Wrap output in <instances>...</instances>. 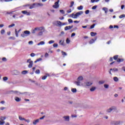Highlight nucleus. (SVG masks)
I'll use <instances>...</instances> for the list:
<instances>
[{
	"label": "nucleus",
	"mask_w": 125,
	"mask_h": 125,
	"mask_svg": "<svg viewBox=\"0 0 125 125\" xmlns=\"http://www.w3.org/2000/svg\"><path fill=\"white\" fill-rule=\"evenodd\" d=\"M5 124V122L2 121L1 120L0 121V125H4Z\"/></svg>",
	"instance_id": "nucleus-40"
},
{
	"label": "nucleus",
	"mask_w": 125,
	"mask_h": 125,
	"mask_svg": "<svg viewBox=\"0 0 125 125\" xmlns=\"http://www.w3.org/2000/svg\"><path fill=\"white\" fill-rule=\"evenodd\" d=\"M64 122H70V116H64L62 117Z\"/></svg>",
	"instance_id": "nucleus-8"
},
{
	"label": "nucleus",
	"mask_w": 125,
	"mask_h": 125,
	"mask_svg": "<svg viewBox=\"0 0 125 125\" xmlns=\"http://www.w3.org/2000/svg\"><path fill=\"white\" fill-rule=\"evenodd\" d=\"M40 123V119H37L36 120H34L33 122V125H36L37 124H39Z\"/></svg>",
	"instance_id": "nucleus-15"
},
{
	"label": "nucleus",
	"mask_w": 125,
	"mask_h": 125,
	"mask_svg": "<svg viewBox=\"0 0 125 125\" xmlns=\"http://www.w3.org/2000/svg\"><path fill=\"white\" fill-rule=\"evenodd\" d=\"M103 10H104V11H106V10H108V9L106 7L103 8Z\"/></svg>",
	"instance_id": "nucleus-62"
},
{
	"label": "nucleus",
	"mask_w": 125,
	"mask_h": 125,
	"mask_svg": "<svg viewBox=\"0 0 125 125\" xmlns=\"http://www.w3.org/2000/svg\"><path fill=\"white\" fill-rule=\"evenodd\" d=\"M123 122L121 121H115V120H112L110 122V125H121Z\"/></svg>",
	"instance_id": "nucleus-4"
},
{
	"label": "nucleus",
	"mask_w": 125,
	"mask_h": 125,
	"mask_svg": "<svg viewBox=\"0 0 125 125\" xmlns=\"http://www.w3.org/2000/svg\"><path fill=\"white\" fill-rule=\"evenodd\" d=\"M112 111H117L116 106H113L106 110L107 113H111Z\"/></svg>",
	"instance_id": "nucleus-5"
},
{
	"label": "nucleus",
	"mask_w": 125,
	"mask_h": 125,
	"mask_svg": "<svg viewBox=\"0 0 125 125\" xmlns=\"http://www.w3.org/2000/svg\"><path fill=\"white\" fill-rule=\"evenodd\" d=\"M83 76H79L77 78V81L80 82H82V81H83Z\"/></svg>",
	"instance_id": "nucleus-16"
},
{
	"label": "nucleus",
	"mask_w": 125,
	"mask_h": 125,
	"mask_svg": "<svg viewBox=\"0 0 125 125\" xmlns=\"http://www.w3.org/2000/svg\"><path fill=\"white\" fill-rule=\"evenodd\" d=\"M113 80H114V82H118L119 81V78H118V77H114L113 78Z\"/></svg>",
	"instance_id": "nucleus-29"
},
{
	"label": "nucleus",
	"mask_w": 125,
	"mask_h": 125,
	"mask_svg": "<svg viewBox=\"0 0 125 125\" xmlns=\"http://www.w3.org/2000/svg\"><path fill=\"white\" fill-rule=\"evenodd\" d=\"M100 0H91V2L94 3V2H98Z\"/></svg>",
	"instance_id": "nucleus-28"
},
{
	"label": "nucleus",
	"mask_w": 125,
	"mask_h": 125,
	"mask_svg": "<svg viewBox=\"0 0 125 125\" xmlns=\"http://www.w3.org/2000/svg\"><path fill=\"white\" fill-rule=\"evenodd\" d=\"M0 33L1 35H4L5 33V30L4 29H2L0 31Z\"/></svg>",
	"instance_id": "nucleus-31"
},
{
	"label": "nucleus",
	"mask_w": 125,
	"mask_h": 125,
	"mask_svg": "<svg viewBox=\"0 0 125 125\" xmlns=\"http://www.w3.org/2000/svg\"><path fill=\"white\" fill-rule=\"evenodd\" d=\"M85 14H88L89 13V10H87L85 11Z\"/></svg>",
	"instance_id": "nucleus-57"
},
{
	"label": "nucleus",
	"mask_w": 125,
	"mask_h": 125,
	"mask_svg": "<svg viewBox=\"0 0 125 125\" xmlns=\"http://www.w3.org/2000/svg\"><path fill=\"white\" fill-rule=\"evenodd\" d=\"M46 78H47V76L45 75L42 77V80H46Z\"/></svg>",
	"instance_id": "nucleus-54"
},
{
	"label": "nucleus",
	"mask_w": 125,
	"mask_h": 125,
	"mask_svg": "<svg viewBox=\"0 0 125 125\" xmlns=\"http://www.w3.org/2000/svg\"><path fill=\"white\" fill-rule=\"evenodd\" d=\"M42 30H44V27L43 26L36 27L32 30L31 33H32L33 35H35V34H36V31H42Z\"/></svg>",
	"instance_id": "nucleus-3"
},
{
	"label": "nucleus",
	"mask_w": 125,
	"mask_h": 125,
	"mask_svg": "<svg viewBox=\"0 0 125 125\" xmlns=\"http://www.w3.org/2000/svg\"><path fill=\"white\" fill-rule=\"evenodd\" d=\"M53 47H58V44H57V43H54L53 44Z\"/></svg>",
	"instance_id": "nucleus-52"
},
{
	"label": "nucleus",
	"mask_w": 125,
	"mask_h": 125,
	"mask_svg": "<svg viewBox=\"0 0 125 125\" xmlns=\"http://www.w3.org/2000/svg\"><path fill=\"white\" fill-rule=\"evenodd\" d=\"M104 88H109V85L107 84H105L104 85Z\"/></svg>",
	"instance_id": "nucleus-48"
},
{
	"label": "nucleus",
	"mask_w": 125,
	"mask_h": 125,
	"mask_svg": "<svg viewBox=\"0 0 125 125\" xmlns=\"http://www.w3.org/2000/svg\"><path fill=\"white\" fill-rule=\"evenodd\" d=\"M95 24H93V25H92L91 26H90V29H93V28H94V27H95Z\"/></svg>",
	"instance_id": "nucleus-55"
},
{
	"label": "nucleus",
	"mask_w": 125,
	"mask_h": 125,
	"mask_svg": "<svg viewBox=\"0 0 125 125\" xmlns=\"http://www.w3.org/2000/svg\"><path fill=\"white\" fill-rule=\"evenodd\" d=\"M30 35H31V32L28 30H25L22 33L21 37L22 38H26V37H28Z\"/></svg>",
	"instance_id": "nucleus-2"
},
{
	"label": "nucleus",
	"mask_w": 125,
	"mask_h": 125,
	"mask_svg": "<svg viewBox=\"0 0 125 125\" xmlns=\"http://www.w3.org/2000/svg\"><path fill=\"white\" fill-rule=\"evenodd\" d=\"M35 5H36V3H33V5H32L31 6H30L29 7V9H33V8H35Z\"/></svg>",
	"instance_id": "nucleus-25"
},
{
	"label": "nucleus",
	"mask_w": 125,
	"mask_h": 125,
	"mask_svg": "<svg viewBox=\"0 0 125 125\" xmlns=\"http://www.w3.org/2000/svg\"><path fill=\"white\" fill-rule=\"evenodd\" d=\"M23 93L22 94H24L25 95H28V96L31 95V94L29 92H24V93Z\"/></svg>",
	"instance_id": "nucleus-32"
},
{
	"label": "nucleus",
	"mask_w": 125,
	"mask_h": 125,
	"mask_svg": "<svg viewBox=\"0 0 125 125\" xmlns=\"http://www.w3.org/2000/svg\"><path fill=\"white\" fill-rule=\"evenodd\" d=\"M124 17H125V14H123V15H120V16H119V18H120V19H122V18H124Z\"/></svg>",
	"instance_id": "nucleus-44"
},
{
	"label": "nucleus",
	"mask_w": 125,
	"mask_h": 125,
	"mask_svg": "<svg viewBox=\"0 0 125 125\" xmlns=\"http://www.w3.org/2000/svg\"><path fill=\"white\" fill-rule=\"evenodd\" d=\"M75 36H76V33H73L72 34H71V38H73V37H75Z\"/></svg>",
	"instance_id": "nucleus-60"
},
{
	"label": "nucleus",
	"mask_w": 125,
	"mask_h": 125,
	"mask_svg": "<svg viewBox=\"0 0 125 125\" xmlns=\"http://www.w3.org/2000/svg\"><path fill=\"white\" fill-rule=\"evenodd\" d=\"M38 62H40V61H42V59L41 58H40L38 59H37Z\"/></svg>",
	"instance_id": "nucleus-58"
},
{
	"label": "nucleus",
	"mask_w": 125,
	"mask_h": 125,
	"mask_svg": "<svg viewBox=\"0 0 125 125\" xmlns=\"http://www.w3.org/2000/svg\"><path fill=\"white\" fill-rule=\"evenodd\" d=\"M68 21L69 22V23H73V20L71 19H69L68 20Z\"/></svg>",
	"instance_id": "nucleus-49"
},
{
	"label": "nucleus",
	"mask_w": 125,
	"mask_h": 125,
	"mask_svg": "<svg viewBox=\"0 0 125 125\" xmlns=\"http://www.w3.org/2000/svg\"><path fill=\"white\" fill-rule=\"evenodd\" d=\"M54 42H55L54 41L51 40V41H49L48 43L49 44H51V43H54Z\"/></svg>",
	"instance_id": "nucleus-41"
},
{
	"label": "nucleus",
	"mask_w": 125,
	"mask_h": 125,
	"mask_svg": "<svg viewBox=\"0 0 125 125\" xmlns=\"http://www.w3.org/2000/svg\"><path fill=\"white\" fill-rule=\"evenodd\" d=\"M62 55H64V56H67V53L62 51Z\"/></svg>",
	"instance_id": "nucleus-39"
},
{
	"label": "nucleus",
	"mask_w": 125,
	"mask_h": 125,
	"mask_svg": "<svg viewBox=\"0 0 125 125\" xmlns=\"http://www.w3.org/2000/svg\"><path fill=\"white\" fill-rule=\"evenodd\" d=\"M60 12H61V13H62V14H65V11L63 10H60Z\"/></svg>",
	"instance_id": "nucleus-47"
},
{
	"label": "nucleus",
	"mask_w": 125,
	"mask_h": 125,
	"mask_svg": "<svg viewBox=\"0 0 125 125\" xmlns=\"http://www.w3.org/2000/svg\"><path fill=\"white\" fill-rule=\"evenodd\" d=\"M118 71H119L118 68H113V72H118Z\"/></svg>",
	"instance_id": "nucleus-59"
},
{
	"label": "nucleus",
	"mask_w": 125,
	"mask_h": 125,
	"mask_svg": "<svg viewBox=\"0 0 125 125\" xmlns=\"http://www.w3.org/2000/svg\"><path fill=\"white\" fill-rule=\"evenodd\" d=\"M67 13H71L72 12V10L71 9H69L68 10L66 11Z\"/></svg>",
	"instance_id": "nucleus-56"
},
{
	"label": "nucleus",
	"mask_w": 125,
	"mask_h": 125,
	"mask_svg": "<svg viewBox=\"0 0 125 125\" xmlns=\"http://www.w3.org/2000/svg\"><path fill=\"white\" fill-rule=\"evenodd\" d=\"M7 80H8V78H7V77H4L3 78V81L4 82L7 81Z\"/></svg>",
	"instance_id": "nucleus-37"
},
{
	"label": "nucleus",
	"mask_w": 125,
	"mask_h": 125,
	"mask_svg": "<svg viewBox=\"0 0 125 125\" xmlns=\"http://www.w3.org/2000/svg\"><path fill=\"white\" fill-rule=\"evenodd\" d=\"M83 13V11H80L76 13V14H74V13L71 14L69 16V17H72V18H74V19H77L78 17H79V16H81L82 14Z\"/></svg>",
	"instance_id": "nucleus-1"
},
{
	"label": "nucleus",
	"mask_w": 125,
	"mask_h": 125,
	"mask_svg": "<svg viewBox=\"0 0 125 125\" xmlns=\"http://www.w3.org/2000/svg\"><path fill=\"white\" fill-rule=\"evenodd\" d=\"M74 83H75V84H77L78 86L81 85V82H80V81H75V82H74Z\"/></svg>",
	"instance_id": "nucleus-20"
},
{
	"label": "nucleus",
	"mask_w": 125,
	"mask_h": 125,
	"mask_svg": "<svg viewBox=\"0 0 125 125\" xmlns=\"http://www.w3.org/2000/svg\"><path fill=\"white\" fill-rule=\"evenodd\" d=\"M42 34H43V32L41 31L38 33V36H42Z\"/></svg>",
	"instance_id": "nucleus-46"
},
{
	"label": "nucleus",
	"mask_w": 125,
	"mask_h": 125,
	"mask_svg": "<svg viewBox=\"0 0 125 125\" xmlns=\"http://www.w3.org/2000/svg\"><path fill=\"white\" fill-rule=\"evenodd\" d=\"M105 83L104 81H100L99 82V84H103Z\"/></svg>",
	"instance_id": "nucleus-35"
},
{
	"label": "nucleus",
	"mask_w": 125,
	"mask_h": 125,
	"mask_svg": "<svg viewBox=\"0 0 125 125\" xmlns=\"http://www.w3.org/2000/svg\"><path fill=\"white\" fill-rule=\"evenodd\" d=\"M60 1V0H58L57 2H55V4L53 6V7H54V8H58L59 7Z\"/></svg>",
	"instance_id": "nucleus-7"
},
{
	"label": "nucleus",
	"mask_w": 125,
	"mask_h": 125,
	"mask_svg": "<svg viewBox=\"0 0 125 125\" xmlns=\"http://www.w3.org/2000/svg\"><path fill=\"white\" fill-rule=\"evenodd\" d=\"M6 117H2V116H1L0 117V121H2V122H4V120H6Z\"/></svg>",
	"instance_id": "nucleus-21"
},
{
	"label": "nucleus",
	"mask_w": 125,
	"mask_h": 125,
	"mask_svg": "<svg viewBox=\"0 0 125 125\" xmlns=\"http://www.w3.org/2000/svg\"><path fill=\"white\" fill-rule=\"evenodd\" d=\"M27 63H29V64L28 65V68H32L33 67V64H34V62L32 61L30 59L27 60Z\"/></svg>",
	"instance_id": "nucleus-6"
},
{
	"label": "nucleus",
	"mask_w": 125,
	"mask_h": 125,
	"mask_svg": "<svg viewBox=\"0 0 125 125\" xmlns=\"http://www.w3.org/2000/svg\"><path fill=\"white\" fill-rule=\"evenodd\" d=\"M56 23H57V25L60 27H61V26H62V22L60 21H55L53 22V24H55Z\"/></svg>",
	"instance_id": "nucleus-11"
},
{
	"label": "nucleus",
	"mask_w": 125,
	"mask_h": 125,
	"mask_svg": "<svg viewBox=\"0 0 125 125\" xmlns=\"http://www.w3.org/2000/svg\"><path fill=\"white\" fill-rule=\"evenodd\" d=\"M45 57L46 58V57H48V53H46L45 54Z\"/></svg>",
	"instance_id": "nucleus-64"
},
{
	"label": "nucleus",
	"mask_w": 125,
	"mask_h": 125,
	"mask_svg": "<svg viewBox=\"0 0 125 125\" xmlns=\"http://www.w3.org/2000/svg\"><path fill=\"white\" fill-rule=\"evenodd\" d=\"M2 61H3L4 62H6V61H7V60H6V58L3 57V58L2 59Z\"/></svg>",
	"instance_id": "nucleus-53"
},
{
	"label": "nucleus",
	"mask_w": 125,
	"mask_h": 125,
	"mask_svg": "<svg viewBox=\"0 0 125 125\" xmlns=\"http://www.w3.org/2000/svg\"><path fill=\"white\" fill-rule=\"evenodd\" d=\"M96 89V88L95 87H92L90 89V91H94Z\"/></svg>",
	"instance_id": "nucleus-33"
},
{
	"label": "nucleus",
	"mask_w": 125,
	"mask_h": 125,
	"mask_svg": "<svg viewBox=\"0 0 125 125\" xmlns=\"http://www.w3.org/2000/svg\"><path fill=\"white\" fill-rule=\"evenodd\" d=\"M73 25L66 26L64 28V30H65V31H68V30H71V29H72V28H73Z\"/></svg>",
	"instance_id": "nucleus-13"
},
{
	"label": "nucleus",
	"mask_w": 125,
	"mask_h": 125,
	"mask_svg": "<svg viewBox=\"0 0 125 125\" xmlns=\"http://www.w3.org/2000/svg\"><path fill=\"white\" fill-rule=\"evenodd\" d=\"M15 34H16V37L18 38L19 34H18V32H17V29H15Z\"/></svg>",
	"instance_id": "nucleus-42"
},
{
	"label": "nucleus",
	"mask_w": 125,
	"mask_h": 125,
	"mask_svg": "<svg viewBox=\"0 0 125 125\" xmlns=\"http://www.w3.org/2000/svg\"><path fill=\"white\" fill-rule=\"evenodd\" d=\"M19 119L20 121H25V118H22V117L21 116H19Z\"/></svg>",
	"instance_id": "nucleus-34"
},
{
	"label": "nucleus",
	"mask_w": 125,
	"mask_h": 125,
	"mask_svg": "<svg viewBox=\"0 0 125 125\" xmlns=\"http://www.w3.org/2000/svg\"><path fill=\"white\" fill-rule=\"evenodd\" d=\"M83 8V7L82 5L77 7V9H78V10H82Z\"/></svg>",
	"instance_id": "nucleus-27"
},
{
	"label": "nucleus",
	"mask_w": 125,
	"mask_h": 125,
	"mask_svg": "<svg viewBox=\"0 0 125 125\" xmlns=\"http://www.w3.org/2000/svg\"><path fill=\"white\" fill-rule=\"evenodd\" d=\"M21 13H22L23 14H25L26 15H27L28 16H29L30 13L28 12V11L25 10V11H21Z\"/></svg>",
	"instance_id": "nucleus-14"
},
{
	"label": "nucleus",
	"mask_w": 125,
	"mask_h": 125,
	"mask_svg": "<svg viewBox=\"0 0 125 125\" xmlns=\"http://www.w3.org/2000/svg\"><path fill=\"white\" fill-rule=\"evenodd\" d=\"M29 44H33V43H34V42H33V41H29L28 42Z\"/></svg>",
	"instance_id": "nucleus-63"
},
{
	"label": "nucleus",
	"mask_w": 125,
	"mask_h": 125,
	"mask_svg": "<svg viewBox=\"0 0 125 125\" xmlns=\"http://www.w3.org/2000/svg\"><path fill=\"white\" fill-rule=\"evenodd\" d=\"M96 8H97V5L93 6L92 7V9H93V10L96 9Z\"/></svg>",
	"instance_id": "nucleus-50"
},
{
	"label": "nucleus",
	"mask_w": 125,
	"mask_h": 125,
	"mask_svg": "<svg viewBox=\"0 0 125 125\" xmlns=\"http://www.w3.org/2000/svg\"><path fill=\"white\" fill-rule=\"evenodd\" d=\"M76 30H78V27H74V28L72 29V31H76Z\"/></svg>",
	"instance_id": "nucleus-61"
},
{
	"label": "nucleus",
	"mask_w": 125,
	"mask_h": 125,
	"mask_svg": "<svg viewBox=\"0 0 125 125\" xmlns=\"http://www.w3.org/2000/svg\"><path fill=\"white\" fill-rule=\"evenodd\" d=\"M30 56L31 57H35V56H36V54L34 53H32L31 54H30Z\"/></svg>",
	"instance_id": "nucleus-45"
},
{
	"label": "nucleus",
	"mask_w": 125,
	"mask_h": 125,
	"mask_svg": "<svg viewBox=\"0 0 125 125\" xmlns=\"http://www.w3.org/2000/svg\"><path fill=\"white\" fill-rule=\"evenodd\" d=\"M15 100L17 102H20V101L21 100V99L18 98V97H15Z\"/></svg>",
	"instance_id": "nucleus-18"
},
{
	"label": "nucleus",
	"mask_w": 125,
	"mask_h": 125,
	"mask_svg": "<svg viewBox=\"0 0 125 125\" xmlns=\"http://www.w3.org/2000/svg\"><path fill=\"white\" fill-rule=\"evenodd\" d=\"M11 92H12L13 93H14V94H17V95H19L20 94H24V93H22L18 91L11 90L10 91V93H11Z\"/></svg>",
	"instance_id": "nucleus-9"
},
{
	"label": "nucleus",
	"mask_w": 125,
	"mask_h": 125,
	"mask_svg": "<svg viewBox=\"0 0 125 125\" xmlns=\"http://www.w3.org/2000/svg\"><path fill=\"white\" fill-rule=\"evenodd\" d=\"M85 86H90L92 85V83L89 82H86L84 83Z\"/></svg>",
	"instance_id": "nucleus-12"
},
{
	"label": "nucleus",
	"mask_w": 125,
	"mask_h": 125,
	"mask_svg": "<svg viewBox=\"0 0 125 125\" xmlns=\"http://www.w3.org/2000/svg\"><path fill=\"white\" fill-rule=\"evenodd\" d=\"M119 56L116 55V56H114L113 57V59H114V60H117V59H118V57Z\"/></svg>",
	"instance_id": "nucleus-51"
},
{
	"label": "nucleus",
	"mask_w": 125,
	"mask_h": 125,
	"mask_svg": "<svg viewBox=\"0 0 125 125\" xmlns=\"http://www.w3.org/2000/svg\"><path fill=\"white\" fill-rule=\"evenodd\" d=\"M70 42H71V40H70V39H69V38H67L66 40V43L67 44L70 43Z\"/></svg>",
	"instance_id": "nucleus-30"
},
{
	"label": "nucleus",
	"mask_w": 125,
	"mask_h": 125,
	"mask_svg": "<svg viewBox=\"0 0 125 125\" xmlns=\"http://www.w3.org/2000/svg\"><path fill=\"white\" fill-rule=\"evenodd\" d=\"M21 74L22 75H26V74H28V71L27 70H23L21 72Z\"/></svg>",
	"instance_id": "nucleus-24"
},
{
	"label": "nucleus",
	"mask_w": 125,
	"mask_h": 125,
	"mask_svg": "<svg viewBox=\"0 0 125 125\" xmlns=\"http://www.w3.org/2000/svg\"><path fill=\"white\" fill-rule=\"evenodd\" d=\"M14 26H15V24L13 23L10 25L8 26V28H11L12 27H14Z\"/></svg>",
	"instance_id": "nucleus-43"
},
{
	"label": "nucleus",
	"mask_w": 125,
	"mask_h": 125,
	"mask_svg": "<svg viewBox=\"0 0 125 125\" xmlns=\"http://www.w3.org/2000/svg\"><path fill=\"white\" fill-rule=\"evenodd\" d=\"M35 73L37 75H40V69L36 70V71H35Z\"/></svg>",
	"instance_id": "nucleus-36"
},
{
	"label": "nucleus",
	"mask_w": 125,
	"mask_h": 125,
	"mask_svg": "<svg viewBox=\"0 0 125 125\" xmlns=\"http://www.w3.org/2000/svg\"><path fill=\"white\" fill-rule=\"evenodd\" d=\"M45 42L43 41H41L39 43L37 44V45H43V44H45Z\"/></svg>",
	"instance_id": "nucleus-17"
},
{
	"label": "nucleus",
	"mask_w": 125,
	"mask_h": 125,
	"mask_svg": "<svg viewBox=\"0 0 125 125\" xmlns=\"http://www.w3.org/2000/svg\"><path fill=\"white\" fill-rule=\"evenodd\" d=\"M35 5H36V6H43V4L42 3H38L36 4Z\"/></svg>",
	"instance_id": "nucleus-23"
},
{
	"label": "nucleus",
	"mask_w": 125,
	"mask_h": 125,
	"mask_svg": "<svg viewBox=\"0 0 125 125\" xmlns=\"http://www.w3.org/2000/svg\"><path fill=\"white\" fill-rule=\"evenodd\" d=\"M71 91L73 93H76V92H77V89L76 88H72V89H71Z\"/></svg>",
	"instance_id": "nucleus-26"
},
{
	"label": "nucleus",
	"mask_w": 125,
	"mask_h": 125,
	"mask_svg": "<svg viewBox=\"0 0 125 125\" xmlns=\"http://www.w3.org/2000/svg\"><path fill=\"white\" fill-rule=\"evenodd\" d=\"M90 35L91 36V37H95V36H96V35H97V33L96 32H91L90 33Z\"/></svg>",
	"instance_id": "nucleus-19"
},
{
	"label": "nucleus",
	"mask_w": 125,
	"mask_h": 125,
	"mask_svg": "<svg viewBox=\"0 0 125 125\" xmlns=\"http://www.w3.org/2000/svg\"><path fill=\"white\" fill-rule=\"evenodd\" d=\"M95 41H94V39H92L90 42H89V43L90 44H92V43H94V42H95Z\"/></svg>",
	"instance_id": "nucleus-22"
},
{
	"label": "nucleus",
	"mask_w": 125,
	"mask_h": 125,
	"mask_svg": "<svg viewBox=\"0 0 125 125\" xmlns=\"http://www.w3.org/2000/svg\"><path fill=\"white\" fill-rule=\"evenodd\" d=\"M12 74L15 76H18V75H20V72L17 70H15L12 71Z\"/></svg>",
	"instance_id": "nucleus-10"
},
{
	"label": "nucleus",
	"mask_w": 125,
	"mask_h": 125,
	"mask_svg": "<svg viewBox=\"0 0 125 125\" xmlns=\"http://www.w3.org/2000/svg\"><path fill=\"white\" fill-rule=\"evenodd\" d=\"M74 3H75V2L71 1L70 3V5L69 6L70 7H73V5H74Z\"/></svg>",
	"instance_id": "nucleus-38"
}]
</instances>
